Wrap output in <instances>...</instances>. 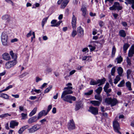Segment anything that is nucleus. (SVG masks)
I'll list each match as a JSON object with an SVG mask.
<instances>
[{"label": "nucleus", "instance_id": "18", "mask_svg": "<svg viewBox=\"0 0 134 134\" xmlns=\"http://www.w3.org/2000/svg\"><path fill=\"white\" fill-rule=\"evenodd\" d=\"M29 127V126L28 125H26L22 127L18 131V133L20 134H21L25 129Z\"/></svg>", "mask_w": 134, "mask_h": 134}, {"label": "nucleus", "instance_id": "64", "mask_svg": "<svg viewBox=\"0 0 134 134\" xmlns=\"http://www.w3.org/2000/svg\"><path fill=\"white\" fill-rule=\"evenodd\" d=\"M31 35V31H30L26 35L27 37H29Z\"/></svg>", "mask_w": 134, "mask_h": 134}, {"label": "nucleus", "instance_id": "7", "mask_svg": "<svg viewBox=\"0 0 134 134\" xmlns=\"http://www.w3.org/2000/svg\"><path fill=\"white\" fill-rule=\"evenodd\" d=\"M17 63L16 60L7 62L5 65V67L7 69H9L16 64Z\"/></svg>", "mask_w": 134, "mask_h": 134}, {"label": "nucleus", "instance_id": "50", "mask_svg": "<svg viewBox=\"0 0 134 134\" xmlns=\"http://www.w3.org/2000/svg\"><path fill=\"white\" fill-rule=\"evenodd\" d=\"M90 48V49L91 51H94L95 49V47L94 46H93L91 45H89L88 46Z\"/></svg>", "mask_w": 134, "mask_h": 134}, {"label": "nucleus", "instance_id": "17", "mask_svg": "<svg viewBox=\"0 0 134 134\" xmlns=\"http://www.w3.org/2000/svg\"><path fill=\"white\" fill-rule=\"evenodd\" d=\"M77 32L78 34L81 36L83 34V30L81 26H80L77 28Z\"/></svg>", "mask_w": 134, "mask_h": 134}, {"label": "nucleus", "instance_id": "22", "mask_svg": "<svg viewBox=\"0 0 134 134\" xmlns=\"http://www.w3.org/2000/svg\"><path fill=\"white\" fill-rule=\"evenodd\" d=\"M2 92H0V97L6 99H8L9 98V96L7 94L2 93Z\"/></svg>", "mask_w": 134, "mask_h": 134}, {"label": "nucleus", "instance_id": "43", "mask_svg": "<svg viewBox=\"0 0 134 134\" xmlns=\"http://www.w3.org/2000/svg\"><path fill=\"white\" fill-rule=\"evenodd\" d=\"M116 60H117L118 63H120L122 61V58L121 56H120L119 57L117 58L116 59Z\"/></svg>", "mask_w": 134, "mask_h": 134}, {"label": "nucleus", "instance_id": "35", "mask_svg": "<svg viewBox=\"0 0 134 134\" xmlns=\"http://www.w3.org/2000/svg\"><path fill=\"white\" fill-rule=\"evenodd\" d=\"M21 116H22L21 119L22 120H25L27 118V114L26 113H22L21 114Z\"/></svg>", "mask_w": 134, "mask_h": 134}, {"label": "nucleus", "instance_id": "47", "mask_svg": "<svg viewBox=\"0 0 134 134\" xmlns=\"http://www.w3.org/2000/svg\"><path fill=\"white\" fill-rule=\"evenodd\" d=\"M109 87V84L107 82L106 83L104 87L103 88L104 91L108 89Z\"/></svg>", "mask_w": 134, "mask_h": 134}, {"label": "nucleus", "instance_id": "2", "mask_svg": "<svg viewBox=\"0 0 134 134\" xmlns=\"http://www.w3.org/2000/svg\"><path fill=\"white\" fill-rule=\"evenodd\" d=\"M8 36L5 32L2 33L1 36V41L3 44L4 46L8 45Z\"/></svg>", "mask_w": 134, "mask_h": 134}, {"label": "nucleus", "instance_id": "26", "mask_svg": "<svg viewBox=\"0 0 134 134\" xmlns=\"http://www.w3.org/2000/svg\"><path fill=\"white\" fill-rule=\"evenodd\" d=\"M126 85L129 91H131L132 88H131V83L129 81L126 83Z\"/></svg>", "mask_w": 134, "mask_h": 134}, {"label": "nucleus", "instance_id": "10", "mask_svg": "<svg viewBox=\"0 0 134 134\" xmlns=\"http://www.w3.org/2000/svg\"><path fill=\"white\" fill-rule=\"evenodd\" d=\"M68 127L70 130L74 129H75V126L74 122L72 120L70 121V122L68 125Z\"/></svg>", "mask_w": 134, "mask_h": 134}, {"label": "nucleus", "instance_id": "57", "mask_svg": "<svg viewBox=\"0 0 134 134\" xmlns=\"http://www.w3.org/2000/svg\"><path fill=\"white\" fill-rule=\"evenodd\" d=\"M76 71L75 70H73L71 71L69 73L70 75H71L74 74Z\"/></svg>", "mask_w": 134, "mask_h": 134}, {"label": "nucleus", "instance_id": "37", "mask_svg": "<svg viewBox=\"0 0 134 134\" xmlns=\"http://www.w3.org/2000/svg\"><path fill=\"white\" fill-rule=\"evenodd\" d=\"M48 19V17H46L43 19L42 22V27H43L45 24L47 22Z\"/></svg>", "mask_w": 134, "mask_h": 134}, {"label": "nucleus", "instance_id": "8", "mask_svg": "<svg viewBox=\"0 0 134 134\" xmlns=\"http://www.w3.org/2000/svg\"><path fill=\"white\" fill-rule=\"evenodd\" d=\"M88 111L94 115H96L98 113V109L96 107H90Z\"/></svg>", "mask_w": 134, "mask_h": 134}, {"label": "nucleus", "instance_id": "48", "mask_svg": "<svg viewBox=\"0 0 134 134\" xmlns=\"http://www.w3.org/2000/svg\"><path fill=\"white\" fill-rule=\"evenodd\" d=\"M77 34L76 31L74 30L71 34V36L73 37H74Z\"/></svg>", "mask_w": 134, "mask_h": 134}, {"label": "nucleus", "instance_id": "62", "mask_svg": "<svg viewBox=\"0 0 134 134\" xmlns=\"http://www.w3.org/2000/svg\"><path fill=\"white\" fill-rule=\"evenodd\" d=\"M106 93H110L111 91V89L110 88L107 89L106 90L104 91Z\"/></svg>", "mask_w": 134, "mask_h": 134}, {"label": "nucleus", "instance_id": "4", "mask_svg": "<svg viewBox=\"0 0 134 134\" xmlns=\"http://www.w3.org/2000/svg\"><path fill=\"white\" fill-rule=\"evenodd\" d=\"M113 125L115 131L120 134H121V132L119 131L120 128L118 122L115 120L113 122Z\"/></svg>", "mask_w": 134, "mask_h": 134}, {"label": "nucleus", "instance_id": "59", "mask_svg": "<svg viewBox=\"0 0 134 134\" xmlns=\"http://www.w3.org/2000/svg\"><path fill=\"white\" fill-rule=\"evenodd\" d=\"M46 120L45 119H43L40 121V122L42 124H43L44 122H46Z\"/></svg>", "mask_w": 134, "mask_h": 134}, {"label": "nucleus", "instance_id": "63", "mask_svg": "<svg viewBox=\"0 0 134 134\" xmlns=\"http://www.w3.org/2000/svg\"><path fill=\"white\" fill-rule=\"evenodd\" d=\"M104 23L103 21H99V24L100 26L102 27V26H103L104 25Z\"/></svg>", "mask_w": 134, "mask_h": 134}, {"label": "nucleus", "instance_id": "19", "mask_svg": "<svg viewBox=\"0 0 134 134\" xmlns=\"http://www.w3.org/2000/svg\"><path fill=\"white\" fill-rule=\"evenodd\" d=\"M117 71L119 76L120 77L122 76V74L123 72V69L121 67H119L117 69Z\"/></svg>", "mask_w": 134, "mask_h": 134}, {"label": "nucleus", "instance_id": "51", "mask_svg": "<svg viewBox=\"0 0 134 134\" xmlns=\"http://www.w3.org/2000/svg\"><path fill=\"white\" fill-rule=\"evenodd\" d=\"M126 59L128 64L129 65H130L131 64V59H130L128 57H127Z\"/></svg>", "mask_w": 134, "mask_h": 134}, {"label": "nucleus", "instance_id": "12", "mask_svg": "<svg viewBox=\"0 0 134 134\" xmlns=\"http://www.w3.org/2000/svg\"><path fill=\"white\" fill-rule=\"evenodd\" d=\"M76 18L75 16L73 14V16L72 20V25L74 30L76 29Z\"/></svg>", "mask_w": 134, "mask_h": 134}, {"label": "nucleus", "instance_id": "39", "mask_svg": "<svg viewBox=\"0 0 134 134\" xmlns=\"http://www.w3.org/2000/svg\"><path fill=\"white\" fill-rule=\"evenodd\" d=\"M10 16L7 15H5L3 16L2 17V19L4 20H9Z\"/></svg>", "mask_w": 134, "mask_h": 134}, {"label": "nucleus", "instance_id": "52", "mask_svg": "<svg viewBox=\"0 0 134 134\" xmlns=\"http://www.w3.org/2000/svg\"><path fill=\"white\" fill-rule=\"evenodd\" d=\"M131 72V70L130 69H128L127 71V77L128 78L129 77V76L130 75V74Z\"/></svg>", "mask_w": 134, "mask_h": 134}, {"label": "nucleus", "instance_id": "46", "mask_svg": "<svg viewBox=\"0 0 134 134\" xmlns=\"http://www.w3.org/2000/svg\"><path fill=\"white\" fill-rule=\"evenodd\" d=\"M81 107V104H80L79 103L77 104L76 105L75 110L76 111L79 110L80 109Z\"/></svg>", "mask_w": 134, "mask_h": 134}, {"label": "nucleus", "instance_id": "54", "mask_svg": "<svg viewBox=\"0 0 134 134\" xmlns=\"http://www.w3.org/2000/svg\"><path fill=\"white\" fill-rule=\"evenodd\" d=\"M34 91H35V92L37 93H39L41 92V91L39 89V90L35 89L34 90H32V91H31V92L32 93Z\"/></svg>", "mask_w": 134, "mask_h": 134}, {"label": "nucleus", "instance_id": "45", "mask_svg": "<svg viewBox=\"0 0 134 134\" xmlns=\"http://www.w3.org/2000/svg\"><path fill=\"white\" fill-rule=\"evenodd\" d=\"M52 88V86L51 85L49 87L47 88L44 91V93H46L48 92Z\"/></svg>", "mask_w": 134, "mask_h": 134}, {"label": "nucleus", "instance_id": "58", "mask_svg": "<svg viewBox=\"0 0 134 134\" xmlns=\"http://www.w3.org/2000/svg\"><path fill=\"white\" fill-rule=\"evenodd\" d=\"M42 80L41 78H39L38 77H36V82H37Z\"/></svg>", "mask_w": 134, "mask_h": 134}, {"label": "nucleus", "instance_id": "56", "mask_svg": "<svg viewBox=\"0 0 134 134\" xmlns=\"http://www.w3.org/2000/svg\"><path fill=\"white\" fill-rule=\"evenodd\" d=\"M57 22V20H53L51 22V23L52 24V25H55Z\"/></svg>", "mask_w": 134, "mask_h": 134}, {"label": "nucleus", "instance_id": "15", "mask_svg": "<svg viewBox=\"0 0 134 134\" xmlns=\"http://www.w3.org/2000/svg\"><path fill=\"white\" fill-rule=\"evenodd\" d=\"M134 54V46H132L131 48L130 49L128 53V56L132 57Z\"/></svg>", "mask_w": 134, "mask_h": 134}, {"label": "nucleus", "instance_id": "40", "mask_svg": "<svg viewBox=\"0 0 134 134\" xmlns=\"http://www.w3.org/2000/svg\"><path fill=\"white\" fill-rule=\"evenodd\" d=\"M11 115L8 114V113H5L4 114H2L0 115V118H5L7 117H8L9 116H10Z\"/></svg>", "mask_w": 134, "mask_h": 134}, {"label": "nucleus", "instance_id": "6", "mask_svg": "<svg viewBox=\"0 0 134 134\" xmlns=\"http://www.w3.org/2000/svg\"><path fill=\"white\" fill-rule=\"evenodd\" d=\"M69 2V1L68 0H59L57 2V3L58 4L60 5L62 3L60 8L64 9L66 6Z\"/></svg>", "mask_w": 134, "mask_h": 134}, {"label": "nucleus", "instance_id": "20", "mask_svg": "<svg viewBox=\"0 0 134 134\" xmlns=\"http://www.w3.org/2000/svg\"><path fill=\"white\" fill-rule=\"evenodd\" d=\"M101 102L97 100H92L90 103L94 106H99Z\"/></svg>", "mask_w": 134, "mask_h": 134}, {"label": "nucleus", "instance_id": "23", "mask_svg": "<svg viewBox=\"0 0 134 134\" xmlns=\"http://www.w3.org/2000/svg\"><path fill=\"white\" fill-rule=\"evenodd\" d=\"M129 47V45L128 43H125L124 44L123 46V51L125 53L126 52V51Z\"/></svg>", "mask_w": 134, "mask_h": 134}, {"label": "nucleus", "instance_id": "31", "mask_svg": "<svg viewBox=\"0 0 134 134\" xmlns=\"http://www.w3.org/2000/svg\"><path fill=\"white\" fill-rule=\"evenodd\" d=\"M105 81V79L104 78L102 79L98 80H97V83H98V84L100 83L102 85H103Z\"/></svg>", "mask_w": 134, "mask_h": 134}, {"label": "nucleus", "instance_id": "36", "mask_svg": "<svg viewBox=\"0 0 134 134\" xmlns=\"http://www.w3.org/2000/svg\"><path fill=\"white\" fill-rule=\"evenodd\" d=\"M116 51V49L114 46L112 48V55L111 56L112 57H113L115 54Z\"/></svg>", "mask_w": 134, "mask_h": 134}, {"label": "nucleus", "instance_id": "33", "mask_svg": "<svg viewBox=\"0 0 134 134\" xmlns=\"http://www.w3.org/2000/svg\"><path fill=\"white\" fill-rule=\"evenodd\" d=\"M111 100V98L108 97L105 99V102L108 104H110Z\"/></svg>", "mask_w": 134, "mask_h": 134}, {"label": "nucleus", "instance_id": "34", "mask_svg": "<svg viewBox=\"0 0 134 134\" xmlns=\"http://www.w3.org/2000/svg\"><path fill=\"white\" fill-rule=\"evenodd\" d=\"M125 81L124 80L120 81V83L118 85V86L119 87H124L125 86Z\"/></svg>", "mask_w": 134, "mask_h": 134}, {"label": "nucleus", "instance_id": "14", "mask_svg": "<svg viewBox=\"0 0 134 134\" xmlns=\"http://www.w3.org/2000/svg\"><path fill=\"white\" fill-rule=\"evenodd\" d=\"M3 59L4 60L7 61L10 59V57L8 53H3L2 55Z\"/></svg>", "mask_w": 134, "mask_h": 134}, {"label": "nucleus", "instance_id": "32", "mask_svg": "<svg viewBox=\"0 0 134 134\" xmlns=\"http://www.w3.org/2000/svg\"><path fill=\"white\" fill-rule=\"evenodd\" d=\"M102 90V88L101 87H98L97 90H95V92L98 94H100Z\"/></svg>", "mask_w": 134, "mask_h": 134}, {"label": "nucleus", "instance_id": "41", "mask_svg": "<svg viewBox=\"0 0 134 134\" xmlns=\"http://www.w3.org/2000/svg\"><path fill=\"white\" fill-rule=\"evenodd\" d=\"M98 84L97 83V80L96 81L92 80L90 82V84L91 85H95Z\"/></svg>", "mask_w": 134, "mask_h": 134}, {"label": "nucleus", "instance_id": "28", "mask_svg": "<svg viewBox=\"0 0 134 134\" xmlns=\"http://www.w3.org/2000/svg\"><path fill=\"white\" fill-rule=\"evenodd\" d=\"M120 79L121 78L120 76H119V75L116 76L114 79V83L115 84H116L119 81Z\"/></svg>", "mask_w": 134, "mask_h": 134}, {"label": "nucleus", "instance_id": "21", "mask_svg": "<svg viewBox=\"0 0 134 134\" xmlns=\"http://www.w3.org/2000/svg\"><path fill=\"white\" fill-rule=\"evenodd\" d=\"M117 103L118 101L116 99L114 98L112 99L111 98V101L110 105L111 107H113Z\"/></svg>", "mask_w": 134, "mask_h": 134}, {"label": "nucleus", "instance_id": "49", "mask_svg": "<svg viewBox=\"0 0 134 134\" xmlns=\"http://www.w3.org/2000/svg\"><path fill=\"white\" fill-rule=\"evenodd\" d=\"M93 91L92 90L89 91L88 92L85 93V95H91L93 92Z\"/></svg>", "mask_w": 134, "mask_h": 134}, {"label": "nucleus", "instance_id": "11", "mask_svg": "<svg viewBox=\"0 0 134 134\" xmlns=\"http://www.w3.org/2000/svg\"><path fill=\"white\" fill-rule=\"evenodd\" d=\"M81 10L82 12V15L84 17H85L87 14V9L86 5L85 4H82V5Z\"/></svg>", "mask_w": 134, "mask_h": 134}, {"label": "nucleus", "instance_id": "16", "mask_svg": "<svg viewBox=\"0 0 134 134\" xmlns=\"http://www.w3.org/2000/svg\"><path fill=\"white\" fill-rule=\"evenodd\" d=\"M18 125V123L15 121H12L10 122V128H14L15 126H17Z\"/></svg>", "mask_w": 134, "mask_h": 134}, {"label": "nucleus", "instance_id": "44", "mask_svg": "<svg viewBox=\"0 0 134 134\" xmlns=\"http://www.w3.org/2000/svg\"><path fill=\"white\" fill-rule=\"evenodd\" d=\"M13 87V86L12 85H10L7 87L5 89L0 91V92H3L5 91H6L9 89L12 88Z\"/></svg>", "mask_w": 134, "mask_h": 134}, {"label": "nucleus", "instance_id": "13", "mask_svg": "<svg viewBox=\"0 0 134 134\" xmlns=\"http://www.w3.org/2000/svg\"><path fill=\"white\" fill-rule=\"evenodd\" d=\"M48 114L44 110H42L38 114L37 117L38 119H40L43 116H45Z\"/></svg>", "mask_w": 134, "mask_h": 134}, {"label": "nucleus", "instance_id": "3", "mask_svg": "<svg viewBox=\"0 0 134 134\" xmlns=\"http://www.w3.org/2000/svg\"><path fill=\"white\" fill-rule=\"evenodd\" d=\"M122 9V7L120 5L119 3L117 2H115L113 5L109 8L110 10H121Z\"/></svg>", "mask_w": 134, "mask_h": 134}, {"label": "nucleus", "instance_id": "5", "mask_svg": "<svg viewBox=\"0 0 134 134\" xmlns=\"http://www.w3.org/2000/svg\"><path fill=\"white\" fill-rule=\"evenodd\" d=\"M41 128L40 126L38 124H36L29 129L28 130L30 133H33L36 131Z\"/></svg>", "mask_w": 134, "mask_h": 134}, {"label": "nucleus", "instance_id": "60", "mask_svg": "<svg viewBox=\"0 0 134 134\" xmlns=\"http://www.w3.org/2000/svg\"><path fill=\"white\" fill-rule=\"evenodd\" d=\"M12 96L13 97H14V98H18L19 97V94H16V95H14L13 94H12Z\"/></svg>", "mask_w": 134, "mask_h": 134}, {"label": "nucleus", "instance_id": "30", "mask_svg": "<svg viewBox=\"0 0 134 134\" xmlns=\"http://www.w3.org/2000/svg\"><path fill=\"white\" fill-rule=\"evenodd\" d=\"M95 98L97 100H99V101L101 102H102V97L100 96L99 94H97L96 95L94 96Z\"/></svg>", "mask_w": 134, "mask_h": 134}, {"label": "nucleus", "instance_id": "1", "mask_svg": "<svg viewBox=\"0 0 134 134\" xmlns=\"http://www.w3.org/2000/svg\"><path fill=\"white\" fill-rule=\"evenodd\" d=\"M65 94H62L61 98L64 101L69 103H72V100L75 101L76 100V98L74 96H72L70 95H66Z\"/></svg>", "mask_w": 134, "mask_h": 134}, {"label": "nucleus", "instance_id": "9", "mask_svg": "<svg viewBox=\"0 0 134 134\" xmlns=\"http://www.w3.org/2000/svg\"><path fill=\"white\" fill-rule=\"evenodd\" d=\"M38 120L36 116H35L29 118L27 121V122L29 124H31L34 122H36Z\"/></svg>", "mask_w": 134, "mask_h": 134}, {"label": "nucleus", "instance_id": "42", "mask_svg": "<svg viewBox=\"0 0 134 134\" xmlns=\"http://www.w3.org/2000/svg\"><path fill=\"white\" fill-rule=\"evenodd\" d=\"M62 21H59L57 22H56V24L54 25H51V26L52 27H58L60 25V23H62Z\"/></svg>", "mask_w": 134, "mask_h": 134}, {"label": "nucleus", "instance_id": "55", "mask_svg": "<svg viewBox=\"0 0 134 134\" xmlns=\"http://www.w3.org/2000/svg\"><path fill=\"white\" fill-rule=\"evenodd\" d=\"M72 86H68L67 87H65L64 88V90H65L66 89L70 90H71L72 89Z\"/></svg>", "mask_w": 134, "mask_h": 134}, {"label": "nucleus", "instance_id": "24", "mask_svg": "<svg viewBox=\"0 0 134 134\" xmlns=\"http://www.w3.org/2000/svg\"><path fill=\"white\" fill-rule=\"evenodd\" d=\"M10 54L12 59H13L14 60H16L17 58L16 54L14 53L13 51H12L10 52Z\"/></svg>", "mask_w": 134, "mask_h": 134}, {"label": "nucleus", "instance_id": "53", "mask_svg": "<svg viewBox=\"0 0 134 134\" xmlns=\"http://www.w3.org/2000/svg\"><path fill=\"white\" fill-rule=\"evenodd\" d=\"M52 106L51 105H50L48 106L47 109V111H46L47 114L51 109L52 108Z\"/></svg>", "mask_w": 134, "mask_h": 134}, {"label": "nucleus", "instance_id": "27", "mask_svg": "<svg viewBox=\"0 0 134 134\" xmlns=\"http://www.w3.org/2000/svg\"><path fill=\"white\" fill-rule=\"evenodd\" d=\"M37 110V107H35L30 113L29 114V116L31 117L34 115L36 113Z\"/></svg>", "mask_w": 134, "mask_h": 134}, {"label": "nucleus", "instance_id": "25", "mask_svg": "<svg viewBox=\"0 0 134 134\" xmlns=\"http://www.w3.org/2000/svg\"><path fill=\"white\" fill-rule=\"evenodd\" d=\"M66 90L63 91L62 94L66 95L68 94H71L73 93L72 91L71 90L68 89Z\"/></svg>", "mask_w": 134, "mask_h": 134}, {"label": "nucleus", "instance_id": "61", "mask_svg": "<svg viewBox=\"0 0 134 134\" xmlns=\"http://www.w3.org/2000/svg\"><path fill=\"white\" fill-rule=\"evenodd\" d=\"M52 112L53 114H55L56 112V109L55 107H54L53 108L52 110Z\"/></svg>", "mask_w": 134, "mask_h": 134}, {"label": "nucleus", "instance_id": "29", "mask_svg": "<svg viewBox=\"0 0 134 134\" xmlns=\"http://www.w3.org/2000/svg\"><path fill=\"white\" fill-rule=\"evenodd\" d=\"M120 35L122 37H125L126 36V33L123 30H121L119 31Z\"/></svg>", "mask_w": 134, "mask_h": 134}, {"label": "nucleus", "instance_id": "38", "mask_svg": "<svg viewBox=\"0 0 134 134\" xmlns=\"http://www.w3.org/2000/svg\"><path fill=\"white\" fill-rule=\"evenodd\" d=\"M115 68V66L114 67L112 68L111 70V74L112 76H114L115 75V73L116 70Z\"/></svg>", "mask_w": 134, "mask_h": 134}]
</instances>
